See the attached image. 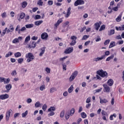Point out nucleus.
Instances as JSON below:
<instances>
[{"mask_svg":"<svg viewBox=\"0 0 124 124\" xmlns=\"http://www.w3.org/2000/svg\"><path fill=\"white\" fill-rule=\"evenodd\" d=\"M101 24H102V22L101 21H99V22H96L94 23V26L96 31H98V30H99Z\"/></svg>","mask_w":124,"mask_h":124,"instance_id":"nucleus-9","label":"nucleus"},{"mask_svg":"<svg viewBox=\"0 0 124 124\" xmlns=\"http://www.w3.org/2000/svg\"><path fill=\"white\" fill-rule=\"evenodd\" d=\"M85 4V1L83 0H77L74 3L75 6H78V5H82Z\"/></svg>","mask_w":124,"mask_h":124,"instance_id":"nucleus-5","label":"nucleus"},{"mask_svg":"<svg viewBox=\"0 0 124 124\" xmlns=\"http://www.w3.org/2000/svg\"><path fill=\"white\" fill-rule=\"evenodd\" d=\"M114 55H112L108 57L106 60V62H109V61H110V60H112V59H114Z\"/></svg>","mask_w":124,"mask_h":124,"instance_id":"nucleus-33","label":"nucleus"},{"mask_svg":"<svg viewBox=\"0 0 124 124\" xmlns=\"http://www.w3.org/2000/svg\"><path fill=\"white\" fill-rule=\"evenodd\" d=\"M107 83L109 87H111V86H113V84H114V81L112 79H109L108 80Z\"/></svg>","mask_w":124,"mask_h":124,"instance_id":"nucleus-19","label":"nucleus"},{"mask_svg":"<svg viewBox=\"0 0 124 124\" xmlns=\"http://www.w3.org/2000/svg\"><path fill=\"white\" fill-rule=\"evenodd\" d=\"M78 75V71H75L70 76L69 78V81L70 82H72V81H73L76 78V77Z\"/></svg>","mask_w":124,"mask_h":124,"instance_id":"nucleus-3","label":"nucleus"},{"mask_svg":"<svg viewBox=\"0 0 124 124\" xmlns=\"http://www.w3.org/2000/svg\"><path fill=\"white\" fill-rule=\"evenodd\" d=\"M89 37H90V35H84L82 38V40H86V39H88V38H89Z\"/></svg>","mask_w":124,"mask_h":124,"instance_id":"nucleus-43","label":"nucleus"},{"mask_svg":"<svg viewBox=\"0 0 124 124\" xmlns=\"http://www.w3.org/2000/svg\"><path fill=\"white\" fill-rule=\"evenodd\" d=\"M37 4L39 6H42L43 5V1H42V0H39L37 2Z\"/></svg>","mask_w":124,"mask_h":124,"instance_id":"nucleus-36","label":"nucleus"},{"mask_svg":"<svg viewBox=\"0 0 124 124\" xmlns=\"http://www.w3.org/2000/svg\"><path fill=\"white\" fill-rule=\"evenodd\" d=\"M81 116L82 119H86L87 118V114L84 112L81 113Z\"/></svg>","mask_w":124,"mask_h":124,"instance_id":"nucleus-34","label":"nucleus"},{"mask_svg":"<svg viewBox=\"0 0 124 124\" xmlns=\"http://www.w3.org/2000/svg\"><path fill=\"white\" fill-rule=\"evenodd\" d=\"M122 16H123V14H120L116 18V22H121L122 21Z\"/></svg>","mask_w":124,"mask_h":124,"instance_id":"nucleus-20","label":"nucleus"},{"mask_svg":"<svg viewBox=\"0 0 124 124\" xmlns=\"http://www.w3.org/2000/svg\"><path fill=\"white\" fill-rule=\"evenodd\" d=\"M2 18H6L7 16V15L6 14V12L3 13L1 15Z\"/></svg>","mask_w":124,"mask_h":124,"instance_id":"nucleus-47","label":"nucleus"},{"mask_svg":"<svg viewBox=\"0 0 124 124\" xmlns=\"http://www.w3.org/2000/svg\"><path fill=\"white\" fill-rule=\"evenodd\" d=\"M4 80H5V78H0V83H2V82H4Z\"/></svg>","mask_w":124,"mask_h":124,"instance_id":"nucleus-60","label":"nucleus"},{"mask_svg":"<svg viewBox=\"0 0 124 124\" xmlns=\"http://www.w3.org/2000/svg\"><path fill=\"white\" fill-rule=\"evenodd\" d=\"M65 116L66 120H68V119H69V117H70V114H66Z\"/></svg>","mask_w":124,"mask_h":124,"instance_id":"nucleus-61","label":"nucleus"},{"mask_svg":"<svg viewBox=\"0 0 124 124\" xmlns=\"http://www.w3.org/2000/svg\"><path fill=\"white\" fill-rule=\"evenodd\" d=\"M9 82H10V78H5L4 84H9Z\"/></svg>","mask_w":124,"mask_h":124,"instance_id":"nucleus-39","label":"nucleus"},{"mask_svg":"<svg viewBox=\"0 0 124 124\" xmlns=\"http://www.w3.org/2000/svg\"><path fill=\"white\" fill-rule=\"evenodd\" d=\"M36 47V43L34 41H31L28 45L29 49H34Z\"/></svg>","mask_w":124,"mask_h":124,"instance_id":"nucleus-4","label":"nucleus"},{"mask_svg":"<svg viewBox=\"0 0 124 124\" xmlns=\"http://www.w3.org/2000/svg\"><path fill=\"white\" fill-rule=\"evenodd\" d=\"M15 58H20L22 56V53L20 52H16L14 54Z\"/></svg>","mask_w":124,"mask_h":124,"instance_id":"nucleus-23","label":"nucleus"},{"mask_svg":"<svg viewBox=\"0 0 124 124\" xmlns=\"http://www.w3.org/2000/svg\"><path fill=\"white\" fill-rule=\"evenodd\" d=\"M41 52L39 54V56L40 57H42V56H43V54L45 53V48L43 47L42 48H41Z\"/></svg>","mask_w":124,"mask_h":124,"instance_id":"nucleus-26","label":"nucleus"},{"mask_svg":"<svg viewBox=\"0 0 124 124\" xmlns=\"http://www.w3.org/2000/svg\"><path fill=\"white\" fill-rule=\"evenodd\" d=\"M41 36L42 39H45V40H47V39H48L49 35H48V33L46 32H44L42 33Z\"/></svg>","mask_w":124,"mask_h":124,"instance_id":"nucleus-11","label":"nucleus"},{"mask_svg":"<svg viewBox=\"0 0 124 124\" xmlns=\"http://www.w3.org/2000/svg\"><path fill=\"white\" fill-rule=\"evenodd\" d=\"M74 87L73 85H71L70 88L68 89V92L69 93H71L72 92H73Z\"/></svg>","mask_w":124,"mask_h":124,"instance_id":"nucleus-30","label":"nucleus"},{"mask_svg":"<svg viewBox=\"0 0 124 124\" xmlns=\"http://www.w3.org/2000/svg\"><path fill=\"white\" fill-rule=\"evenodd\" d=\"M62 23V18H60L57 22V23L55 24V27L56 28H58V26L60 25V24Z\"/></svg>","mask_w":124,"mask_h":124,"instance_id":"nucleus-18","label":"nucleus"},{"mask_svg":"<svg viewBox=\"0 0 124 124\" xmlns=\"http://www.w3.org/2000/svg\"><path fill=\"white\" fill-rule=\"evenodd\" d=\"M105 30V25H102L99 30V31H104Z\"/></svg>","mask_w":124,"mask_h":124,"instance_id":"nucleus-38","label":"nucleus"},{"mask_svg":"<svg viewBox=\"0 0 124 124\" xmlns=\"http://www.w3.org/2000/svg\"><path fill=\"white\" fill-rule=\"evenodd\" d=\"M73 52V47H68L64 51L65 54H70Z\"/></svg>","mask_w":124,"mask_h":124,"instance_id":"nucleus-10","label":"nucleus"},{"mask_svg":"<svg viewBox=\"0 0 124 124\" xmlns=\"http://www.w3.org/2000/svg\"><path fill=\"white\" fill-rule=\"evenodd\" d=\"M104 59H105V55H103L101 57H97V58H94L93 59V61L99 62V61H101Z\"/></svg>","mask_w":124,"mask_h":124,"instance_id":"nucleus-15","label":"nucleus"},{"mask_svg":"<svg viewBox=\"0 0 124 124\" xmlns=\"http://www.w3.org/2000/svg\"><path fill=\"white\" fill-rule=\"evenodd\" d=\"M6 89L7 90V91H5V92L6 93H9V91H10V90H11V89H12V85H11V84H7L6 85Z\"/></svg>","mask_w":124,"mask_h":124,"instance_id":"nucleus-14","label":"nucleus"},{"mask_svg":"<svg viewBox=\"0 0 124 124\" xmlns=\"http://www.w3.org/2000/svg\"><path fill=\"white\" fill-rule=\"evenodd\" d=\"M113 117L116 118L117 117V114H116V113H114L113 115H110L109 117V120H110V121H113V120H114L113 119Z\"/></svg>","mask_w":124,"mask_h":124,"instance_id":"nucleus-37","label":"nucleus"},{"mask_svg":"<svg viewBox=\"0 0 124 124\" xmlns=\"http://www.w3.org/2000/svg\"><path fill=\"white\" fill-rule=\"evenodd\" d=\"M96 73L102 78H107L108 77V73L107 72L103 71L102 69L98 70Z\"/></svg>","mask_w":124,"mask_h":124,"instance_id":"nucleus-1","label":"nucleus"},{"mask_svg":"<svg viewBox=\"0 0 124 124\" xmlns=\"http://www.w3.org/2000/svg\"><path fill=\"white\" fill-rule=\"evenodd\" d=\"M115 46H116L115 42H111L110 43L108 48L109 49H110V48H112V47H115Z\"/></svg>","mask_w":124,"mask_h":124,"instance_id":"nucleus-28","label":"nucleus"},{"mask_svg":"<svg viewBox=\"0 0 124 124\" xmlns=\"http://www.w3.org/2000/svg\"><path fill=\"white\" fill-rule=\"evenodd\" d=\"M82 122V118H78L77 120V124H80V123Z\"/></svg>","mask_w":124,"mask_h":124,"instance_id":"nucleus-59","label":"nucleus"},{"mask_svg":"<svg viewBox=\"0 0 124 124\" xmlns=\"http://www.w3.org/2000/svg\"><path fill=\"white\" fill-rule=\"evenodd\" d=\"M54 115H55V112H54V111H50V112L48 114V117L54 116Z\"/></svg>","mask_w":124,"mask_h":124,"instance_id":"nucleus-57","label":"nucleus"},{"mask_svg":"<svg viewBox=\"0 0 124 124\" xmlns=\"http://www.w3.org/2000/svg\"><path fill=\"white\" fill-rule=\"evenodd\" d=\"M65 113V111L64 110H62L60 113V118H63V117H64Z\"/></svg>","mask_w":124,"mask_h":124,"instance_id":"nucleus-29","label":"nucleus"},{"mask_svg":"<svg viewBox=\"0 0 124 124\" xmlns=\"http://www.w3.org/2000/svg\"><path fill=\"white\" fill-rule=\"evenodd\" d=\"M109 43H110V40H107L104 42V45H108V44H109Z\"/></svg>","mask_w":124,"mask_h":124,"instance_id":"nucleus-56","label":"nucleus"},{"mask_svg":"<svg viewBox=\"0 0 124 124\" xmlns=\"http://www.w3.org/2000/svg\"><path fill=\"white\" fill-rule=\"evenodd\" d=\"M12 43H19V39L15 38L14 40L12 41Z\"/></svg>","mask_w":124,"mask_h":124,"instance_id":"nucleus-45","label":"nucleus"},{"mask_svg":"<svg viewBox=\"0 0 124 124\" xmlns=\"http://www.w3.org/2000/svg\"><path fill=\"white\" fill-rule=\"evenodd\" d=\"M102 119L104 121H107V118H108V113L105 110H102Z\"/></svg>","mask_w":124,"mask_h":124,"instance_id":"nucleus-6","label":"nucleus"},{"mask_svg":"<svg viewBox=\"0 0 124 124\" xmlns=\"http://www.w3.org/2000/svg\"><path fill=\"white\" fill-rule=\"evenodd\" d=\"M57 91V88L55 87H52L50 89V93H53Z\"/></svg>","mask_w":124,"mask_h":124,"instance_id":"nucleus-42","label":"nucleus"},{"mask_svg":"<svg viewBox=\"0 0 124 124\" xmlns=\"http://www.w3.org/2000/svg\"><path fill=\"white\" fill-rule=\"evenodd\" d=\"M47 3L48 5H53V4H54V2L53 1V0H48L47 1Z\"/></svg>","mask_w":124,"mask_h":124,"instance_id":"nucleus-53","label":"nucleus"},{"mask_svg":"<svg viewBox=\"0 0 124 124\" xmlns=\"http://www.w3.org/2000/svg\"><path fill=\"white\" fill-rule=\"evenodd\" d=\"M41 104H40V102L39 101L37 102L35 104V107H36V108H39V107L40 106Z\"/></svg>","mask_w":124,"mask_h":124,"instance_id":"nucleus-44","label":"nucleus"},{"mask_svg":"<svg viewBox=\"0 0 124 124\" xmlns=\"http://www.w3.org/2000/svg\"><path fill=\"white\" fill-rule=\"evenodd\" d=\"M7 31V27H6L4 30H3L2 33H1V36H4L5 33H6V31Z\"/></svg>","mask_w":124,"mask_h":124,"instance_id":"nucleus-35","label":"nucleus"},{"mask_svg":"<svg viewBox=\"0 0 124 124\" xmlns=\"http://www.w3.org/2000/svg\"><path fill=\"white\" fill-rule=\"evenodd\" d=\"M115 33V30H110V31L108 32V35H113Z\"/></svg>","mask_w":124,"mask_h":124,"instance_id":"nucleus-32","label":"nucleus"},{"mask_svg":"<svg viewBox=\"0 0 124 124\" xmlns=\"http://www.w3.org/2000/svg\"><path fill=\"white\" fill-rule=\"evenodd\" d=\"M71 39H72V40L76 41V39H77V37H76V36L75 35L71 36Z\"/></svg>","mask_w":124,"mask_h":124,"instance_id":"nucleus-55","label":"nucleus"},{"mask_svg":"<svg viewBox=\"0 0 124 124\" xmlns=\"http://www.w3.org/2000/svg\"><path fill=\"white\" fill-rule=\"evenodd\" d=\"M108 102V100L106 99H101V98H100V103L101 104H102L103 103H107Z\"/></svg>","mask_w":124,"mask_h":124,"instance_id":"nucleus-22","label":"nucleus"},{"mask_svg":"<svg viewBox=\"0 0 124 124\" xmlns=\"http://www.w3.org/2000/svg\"><path fill=\"white\" fill-rule=\"evenodd\" d=\"M42 23H43V20H39L37 21H35L34 22V25L35 26H40V25H41V24H42Z\"/></svg>","mask_w":124,"mask_h":124,"instance_id":"nucleus-24","label":"nucleus"},{"mask_svg":"<svg viewBox=\"0 0 124 124\" xmlns=\"http://www.w3.org/2000/svg\"><path fill=\"white\" fill-rule=\"evenodd\" d=\"M26 29H31V28H33V24H27L25 25Z\"/></svg>","mask_w":124,"mask_h":124,"instance_id":"nucleus-31","label":"nucleus"},{"mask_svg":"<svg viewBox=\"0 0 124 124\" xmlns=\"http://www.w3.org/2000/svg\"><path fill=\"white\" fill-rule=\"evenodd\" d=\"M115 39H122V37L120 35H119L115 37Z\"/></svg>","mask_w":124,"mask_h":124,"instance_id":"nucleus-64","label":"nucleus"},{"mask_svg":"<svg viewBox=\"0 0 124 124\" xmlns=\"http://www.w3.org/2000/svg\"><path fill=\"white\" fill-rule=\"evenodd\" d=\"M9 97L8 94H4L0 95V99L4 100V99H7Z\"/></svg>","mask_w":124,"mask_h":124,"instance_id":"nucleus-13","label":"nucleus"},{"mask_svg":"<svg viewBox=\"0 0 124 124\" xmlns=\"http://www.w3.org/2000/svg\"><path fill=\"white\" fill-rule=\"evenodd\" d=\"M11 75L12 76H15V75H17V72L16 71V70L13 71L11 73Z\"/></svg>","mask_w":124,"mask_h":124,"instance_id":"nucleus-52","label":"nucleus"},{"mask_svg":"<svg viewBox=\"0 0 124 124\" xmlns=\"http://www.w3.org/2000/svg\"><path fill=\"white\" fill-rule=\"evenodd\" d=\"M75 113V108H71V109L70 111V115L73 116Z\"/></svg>","mask_w":124,"mask_h":124,"instance_id":"nucleus-27","label":"nucleus"},{"mask_svg":"<svg viewBox=\"0 0 124 124\" xmlns=\"http://www.w3.org/2000/svg\"><path fill=\"white\" fill-rule=\"evenodd\" d=\"M46 71L47 72V73H50L51 72V69L48 67H46Z\"/></svg>","mask_w":124,"mask_h":124,"instance_id":"nucleus-58","label":"nucleus"},{"mask_svg":"<svg viewBox=\"0 0 124 124\" xmlns=\"http://www.w3.org/2000/svg\"><path fill=\"white\" fill-rule=\"evenodd\" d=\"M17 62L20 64H22L23 63V62H24V59L23 58H19L17 59Z\"/></svg>","mask_w":124,"mask_h":124,"instance_id":"nucleus-40","label":"nucleus"},{"mask_svg":"<svg viewBox=\"0 0 124 124\" xmlns=\"http://www.w3.org/2000/svg\"><path fill=\"white\" fill-rule=\"evenodd\" d=\"M34 19L35 20H38L39 19H41V16H40V15H37L35 16Z\"/></svg>","mask_w":124,"mask_h":124,"instance_id":"nucleus-50","label":"nucleus"},{"mask_svg":"<svg viewBox=\"0 0 124 124\" xmlns=\"http://www.w3.org/2000/svg\"><path fill=\"white\" fill-rule=\"evenodd\" d=\"M42 109L43 111H45L47 109V105L46 104H44L42 107Z\"/></svg>","mask_w":124,"mask_h":124,"instance_id":"nucleus-46","label":"nucleus"},{"mask_svg":"<svg viewBox=\"0 0 124 124\" xmlns=\"http://www.w3.org/2000/svg\"><path fill=\"white\" fill-rule=\"evenodd\" d=\"M45 89H46L45 85H42L41 87H40V91H44Z\"/></svg>","mask_w":124,"mask_h":124,"instance_id":"nucleus-51","label":"nucleus"},{"mask_svg":"<svg viewBox=\"0 0 124 124\" xmlns=\"http://www.w3.org/2000/svg\"><path fill=\"white\" fill-rule=\"evenodd\" d=\"M104 89H105V92L106 93H109L110 92V87L107 85L106 84H104L103 85Z\"/></svg>","mask_w":124,"mask_h":124,"instance_id":"nucleus-12","label":"nucleus"},{"mask_svg":"<svg viewBox=\"0 0 124 124\" xmlns=\"http://www.w3.org/2000/svg\"><path fill=\"white\" fill-rule=\"evenodd\" d=\"M30 40H31V36L26 37L23 43L24 45H27L28 43H29V41H30Z\"/></svg>","mask_w":124,"mask_h":124,"instance_id":"nucleus-16","label":"nucleus"},{"mask_svg":"<svg viewBox=\"0 0 124 124\" xmlns=\"http://www.w3.org/2000/svg\"><path fill=\"white\" fill-rule=\"evenodd\" d=\"M29 112L28 110H26L25 112L23 113L22 114V118H25V117H27V115H28Z\"/></svg>","mask_w":124,"mask_h":124,"instance_id":"nucleus-41","label":"nucleus"},{"mask_svg":"<svg viewBox=\"0 0 124 124\" xmlns=\"http://www.w3.org/2000/svg\"><path fill=\"white\" fill-rule=\"evenodd\" d=\"M11 113H12V109H9L7 111L6 113V121H7V122L9 121V118H10V114H11Z\"/></svg>","mask_w":124,"mask_h":124,"instance_id":"nucleus-7","label":"nucleus"},{"mask_svg":"<svg viewBox=\"0 0 124 124\" xmlns=\"http://www.w3.org/2000/svg\"><path fill=\"white\" fill-rule=\"evenodd\" d=\"M56 111V108L55 107H50L48 109V112H54Z\"/></svg>","mask_w":124,"mask_h":124,"instance_id":"nucleus-21","label":"nucleus"},{"mask_svg":"<svg viewBox=\"0 0 124 124\" xmlns=\"http://www.w3.org/2000/svg\"><path fill=\"white\" fill-rule=\"evenodd\" d=\"M18 16H19V17L17 18L18 21L21 22V20L26 17V14L24 13H20L19 15H18Z\"/></svg>","mask_w":124,"mask_h":124,"instance_id":"nucleus-8","label":"nucleus"},{"mask_svg":"<svg viewBox=\"0 0 124 124\" xmlns=\"http://www.w3.org/2000/svg\"><path fill=\"white\" fill-rule=\"evenodd\" d=\"M32 101V100H31V98H28L27 100V103H31V102Z\"/></svg>","mask_w":124,"mask_h":124,"instance_id":"nucleus-62","label":"nucleus"},{"mask_svg":"<svg viewBox=\"0 0 124 124\" xmlns=\"http://www.w3.org/2000/svg\"><path fill=\"white\" fill-rule=\"evenodd\" d=\"M26 58H28L27 60V62H31L33 60H34V56H33V54L31 52H29L28 54L26 55Z\"/></svg>","mask_w":124,"mask_h":124,"instance_id":"nucleus-2","label":"nucleus"},{"mask_svg":"<svg viewBox=\"0 0 124 124\" xmlns=\"http://www.w3.org/2000/svg\"><path fill=\"white\" fill-rule=\"evenodd\" d=\"M90 102H91V97H89L86 100V103H90Z\"/></svg>","mask_w":124,"mask_h":124,"instance_id":"nucleus-63","label":"nucleus"},{"mask_svg":"<svg viewBox=\"0 0 124 124\" xmlns=\"http://www.w3.org/2000/svg\"><path fill=\"white\" fill-rule=\"evenodd\" d=\"M13 54V53H12L11 52H9L8 54H6L5 57L8 58L9 57V56H12Z\"/></svg>","mask_w":124,"mask_h":124,"instance_id":"nucleus-49","label":"nucleus"},{"mask_svg":"<svg viewBox=\"0 0 124 124\" xmlns=\"http://www.w3.org/2000/svg\"><path fill=\"white\" fill-rule=\"evenodd\" d=\"M71 10V8L69 7L67 9V14L65 16V17L66 18H68V17H69V16H70V14H71V12H70Z\"/></svg>","mask_w":124,"mask_h":124,"instance_id":"nucleus-17","label":"nucleus"},{"mask_svg":"<svg viewBox=\"0 0 124 124\" xmlns=\"http://www.w3.org/2000/svg\"><path fill=\"white\" fill-rule=\"evenodd\" d=\"M109 55H110V51H106L105 52V55H104V56H105V57L106 56H109Z\"/></svg>","mask_w":124,"mask_h":124,"instance_id":"nucleus-54","label":"nucleus"},{"mask_svg":"<svg viewBox=\"0 0 124 124\" xmlns=\"http://www.w3.org/2000/svg\"><path fill=\"white\" fill-rule=\"evenodd\" d=\"M76 44V41L73 40L72 41V42L70 44V45L71 46H74Z\"/></svg>","mask_w":124,"mask_h":124,"instance_id":"nucleus-48","label":"nucleus"},{"mask_svg":"<svg viewBox=\"0 0 124 124\" xmlns=\"http://www.w3.org/2000/svg\"><path fill=\"white\" fill-rule=\"evenodd\" d=\"M27 5H28V2L26 1L22 2L21 3V6L22 8H25V7H27Z\"/></svg>","mask_w":124,"mask_h":124,"instance_id":"nucleus-25","label":"nucleus"}]
</instances>
